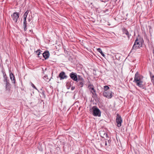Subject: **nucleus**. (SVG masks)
I'll use <instances>...</instances> for the list:
<instances>
[{"label": "nucleus", "mask_w": 154, "mask_h": 154, "mask_svg": "<svg viewBox=\"0 0 154 154\" xmlns=\"http://www.w3.org/2000/svg\"><path fill=\"white\" fill-rule=\"evenodd\" d=\"M135 84L137 86L142 89H144L145 83L143 80V75H139L136 77L135 75Z\"/></svg>", "instance_id": "1"}, {"label": "nucleus", "mask_w": 154, "mask_h": 154, "mask_svg": "<svg viewBox=\"0 0 154 154\" xmlns=\"http://www.w3.org/2000/svg\"><path fill=\"white\" fill-rule=\"evenodd\" d=\"M143 40L142 38L138 37L135 40V48H139L141 47Z\"/></svg>", "instance_id": "2"}, {"label": "nucleus", "mask_w": 154, "mask_h": 154, "mask_svg": "<svg viewBox=\"0 0 154 154\" xmlns=\"http://www.w3.org/2000/svg\"><path fill=\"white\" fill-rule=\"evenodd\" d=\"M20 14L19 13L17 12H14L11 15V18L12 20L15 23H17L18 19L19 18Z\"/></svg>", "instance_id": "3"}, {"label": "nucleus", "mask_w": 154, "mask_h": 154, "mask_svg": "<svg viewBox=\"0 0 154 154\" xmlns=\"http://www.w3.org/2000/svg\"><path fill=\"white\" fill-rule=\"evenodd\" d=\"M93 115L95 116H100V112L99 109L96 106H94L92 108Z\"/></svg>", "instance_id": "4"}, {"label": "nucleus", "mask_w": 154, "mask_h": 154, "mask_svg": "<svg viewBox=\"0 0 154 154\" xmlns=\"http://www.w3.org/2000/svg\"><path fill=\"white\" fill-rule=\"evenodd\" d=\"M88 88L89 89L90 92L92 94V97H93V96L96 93V91L94 88V86L93 85L91 84L90 83H89V84L88 85Z\"/></svg>", "instance_id": "5"}, {"label": "nucleus", "mask_w": 154, "mask_h": 154, "mask_svg": "<svg viewBox=\"0 0 154 154\" xmlns=\"http://www.w3.org/2000/svg\"><path fill=\"white\" fill-rule=\"evenodd\" d=\"M104 96L110 99L112 97V91H104L103 93Z\"/></svg>", "instance_id": "6"}, {"label": "nucleus", "mask_w": 154, "mask_h": 154, "mask_svg": "<svg viewBox=\"0 0 154 154\" xmlns=\"http://www.w3.org/2000/svg\"><path fill=\"white\" fill-rule=\"evenodd\" d=\"M69 76L73 81L77 82L78 78L76 73L72 72L70 74Z\"/></svg>", "instance_id": "7"}, {"label": "nucleus", "mask_w": 154, "mask_h": 154, "mask_svg": "<svg viewBox=\"0 0 154 154\" xmlns=\"http://www.w3.org/2000/svg\"><path fill=\"white\" fill-rule=\"evenodd\" d=\"M116 122L117 124V126L119 127L121 126V123L122 122V120L120 116L117 115V117L116 119Z\"/></svg>", "instance_id": "8"}, {"label": "nucleus", "mask_w": 154, "mask_h": 154, "mask_svg": "<svg viewBox=\"0 0 154 154\" xmlns=\"http://www.w3.org/2000/svg\"><path fill=\"white\" fill-rule=\"evenodd\" d=\"M78 80L79 81L78 83V86H79L81 87H82L84 84V80L81 77V76L78 75Z\"/></svg>", "instance_id": "9"}, {"label": "nucleus", "mask_w": 154, "mask_h": 154, "mask_svg": "<svg viewBox=\"0 0 154 154\" xmlns=\"http://www.w3.org/2000/svg\"><path fill=\"white\" fill-rule=\"evenodd\" d=\"M59 77L60 78V80L64 79L66 78L67 76L65 74V73L63 72H60L59 75Z\"/></svg>", "instance_id": "10"}, {"label": "nucleus", "mask_w": 154, "mask_h": 154, "mask_svg": "<svg viewBox=\"0 0 154 154\" xmlns=\"http://www.w3.org/2000/svg\"><path fill=\"white\" fill-rule=\"evenodd\" d=\"M10 77L12 82L14 84H15L16 82L15 78L14 75L12 73H11L10 74Z\"/></svg>", "instance_id": "11"}, {"label": "nucleus", "mask_w": 154, "mask_h": 154, "mask_svg": "<svg viewBox=\"0 0 154 154\" xmlns=\"http://www.w3.org/2000/svg\"><path fill=\"white\" fill-rule=\"evenodd\" d=\"M111 144V141L110 140H106L105 141V146L106 148Z\"/></svg>", "instance_id": "12"}, {"label": "nucleus", "mask_w": 154, "mask_h": 154, "mask_svg": "<svg viewBox=\"0 0 154 154\" xmlns=\"http://www.w3.org/2000/svg\"><path fill=\"white\" fill-rule=\"evenodd\" d=\"M43 57L45 59H47L49 57V53L48 52H45L43 53Z\"/></svg>", "instance_id": "13"}, {"label": "nucleus", "mask_w": 154, "mask_h": 154, "mask_svg": "<svg viewBox=\"0 0 154 154\" xmlns=\"http://www.w3.org/2000/svg\"><path fill=\"white\" fill-rule=\"evenodd\" d=\"M122 32L123 34H125L128 37H129V32L128 31L125 29H122Z\"/></svg>", "instance_id": "14"}, {"label": "nucleus", "mask_w": 154, "mask_h": 154, "mask_svg": "<svg viewBox=\"0 0 154 154\" xmlns=\"http://www.w3.org/2000/svg\"><path fill=\"white\" fill-rule=\"evenodd\" d=\"M10 84L7 82V80H6V90H9L10 89Z\"/></svg>", "instance_id": "15"}, {"label": "nucleus", "mask_w": 154, "mask_h": 154, "mask_svg": "<svg viewBox=\"0 0 154 154\" xmlns=\"http://www.w3.org/2000/svg\"><path fill=\"white\" fill-rule=\"evenodd\" d=\"M97 50L98 52H99L103 56H105V55L103 53L101 49L100 48H98L97 49Z\"/></svg>", "instance_id": "16"}, {"label": "nucleus", "mask_w": 154, "mask_h": 154, "mask_svg": "<svg viewBox=\"0 0 154 154\" xmlns=\"http://www.w3.org/2000/svg\"><path fill=\"white\" fill-rule=\"evenodd\" d=\"M23 26H24V30L25 31L26 30V21H24Z\"/></svg>", "instance_id": "17"}, {"label": "nucleus", "mask_w": 154, "mask_h": 154, "mask_svg": "<svg viewBox=\"0 0 154 154\" xmlns=\"http://www.w3.org/2000/svg\"><path fill=\"white\" fill-rule=\"evenodd\" d=\"M36 55L38 56V57H40L39 55L42 54V53L40 52V51L39 50H38L36 52Z\"/></svg>", "instance_id": "18"}, {"label": "nucleus", "mask_w": 154, "mask_h": 154, "mask_svg": "<svg viewBox=\"0 0 154 154\" xmlns=\"http://www.w3.org/2000/svg\"><path fill=\"white\" fill-rule=\"evenodd\" d=\"M150 76L152 82L154 81V75H152L151 72L150 73Z\"/></svg>", "instance_id": "19"}, {"label": "nucleus", "mask_w": 154, "mask_h": 154, "mask_svg": "<svg viewBox=\"0 0 154 154\" xmlns=\"http://www.w3.org/2000/svg\"><path fill=\"white\" fill-rule=\"evenodd\" d=\"M29 11L28 10H27V11H26V12L24 14V15H23V17H27V15L29 13Z\"/></svg>", "instance_id": "20"}, {"label": "nucleus", "mask_w": 154, "mask_h": 154, "mask_svg": "<svg viewBox=\"0 0 154 154\" xmlns=\"http://www.w3.org/2000/svg\"><path fill=\"white\" fill-rule=\"evenodd\" d=\"M104 90L105 91H106L108 90L109 89V87L107 86H105L104 87Z\"/></svg>", "instance_id": "21"}, {"label": "nucleus", "mask_w": 154, "mask_h": 154, "mask_svg": "<svg viewBox=\"0 0 154 154\" xmlns=\"http://www.w3.org/2000/svg\"><path fill=\"white\" fill-rule=\"evenodd\" d=\"M135 75H136V77L138 76L139 75H142L140 74L138 72H137L135 73Z\"/></svg>", "instance_id": "22"}, {"label": "nucleus", "mask_w": 154, "mask_h": 154, "mask_svg": "<svg viewBox=\"0 0 154 154\" xmlns=\"http://www.w3.org/2000/svg\"><path fill=\"white\" fill-rule=\"evenodd\" d=\"M4 78L6 80H7V76H6V75L5 73V74H4Z\"/></svg>", "instance_id": "23"}, {"label": "nucleus", "mask_w": 154, "mask_h": 154, "mask_svg": "<svg viewBox=\"0 0 154 154\" xmlns=\"http://www.w3.org/2000/svg\"><path fill=\"white\" fill-rule=\"evenodd\" d=\"M70 85L69 83H67L66 84L67 86V88L69 89L70 88V87H68V86Z\"/></svg>", "instance_id": "24"}, {"label": "nucleus", "mask_w": 154, "mask_h": 154, "mask_svg": "<svg viewBox=\"0 0 154 154\" xmlns=\"http://www.w3.org/2000/svg\"><path fill=\"white\" fill-rule=\"evenodd\" d=\"M75 87L72 86L71 88V90L72 91V90H74L75 89Z\"/></svg>", "instance_id": "25"}, {"label": "nucleus", "mask_w": 154, "mask_h": 154, "mask_svg": "<svg viewBox=\"0 0 154 154\" xmlns=\"http://www.w3.org/2000/svg\"><path fill=\"white\" fill-rule=\"evenodd\" d=\"M32 87L34 88L35 89H36V88L35 87V86L33 84H32Z\"/></svg>", "instance_id": "26"}, {"label": "nucleus", "mask_w": 154, "mask_h": 154, "mask_svg": "<svg viewBox=\"0 0 154 154\" xmlns=\"http://www.w3.org/2000/svg\"><path fill=\"white\" fill-rule=\"evenodd\" d=\"M24 17V21H26V17Z\"/></svg>", "instance_id": "27"}, {"label": "nucleus", "mask_w": 154, "mask_h": 154, "mask_svg": "<svg viewBox=\"0 0 154 154\" xmlns=\"http://www.w3.org/2000/svg\"><path fill=\"white\" fill-rule=\"evenodd\" d=\"M134 46H135V42L134 43V44L133 46V49Z\"/></svg>", "instance_id": "28"}, {"label": "nucleus", "mask_w": 154, "mask_h": 154, "mask_svg": "<svg viewBox=\"0 0 154 154\" xmlns=\"http://www.w3.org/2000/svg\"><path fill=\"white\" fill-rule=\"evenodd\" d=\"M153 85H154V81L152 82Z\"/></svg>", "instance_id": "29"}, {"label": "nucleus", "mask_w": 154, "mask_h": 154, "mask_svg": "<svg viewBox=\"0 0 154 154\" xmlns=\"http://www.w3.org/2000/svg\"><path fill=\"white\" fill-rule=\"evenodd\" d=\"M153 55L154 56V49L153 50Z\"/></svg>", "instance_id": "30"}]
</instances>
